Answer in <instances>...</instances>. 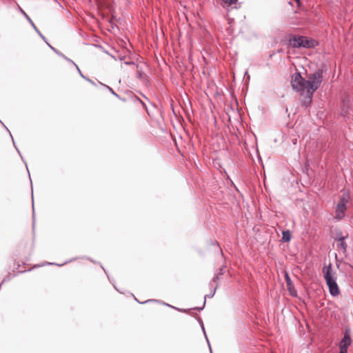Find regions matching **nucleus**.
<instances>
[{
  "label": "nucleus",
  "instance_id": "obj_1",
  "mask_svg": "<svg viewBox=\"0 0 353 353\" xmlns=\"http://www.w3.org/2000/svg\"><path fill=\"white\" fill-rule=\"evenodd\" d=\"M322 81L320 72L311 74L307 79H304L299 73H294L292 77V88L300 92L302 104L305 107L311 105L314 92L319 88Z\"/></svg>",
  "mask_w": 353,
  "mask_h": 353
},
{
  "label": "nucleus",
  "instance_id": "obj_2",
  "mask_svg": "<svg viewBox=\"0 0 353 353\" xmlns=\"http://www.w3.org/2000/svg\"><path fill=\"white\" fill-rule=\"evenodd\" d=\"M323 273L324 279L329 288L330 293L332 296H337L339 294V289L336 282V274L333 272L332 265L330 264L329 265L324 266L323 268Z\"/></svg>",
  "mask_w": 353,
  "mask_h": 353
},
{
  "label": "nucleus",
  "instance_id": "obj_3",
  "mask_svg": "<svg viewBox=\"0 0 353 353\" xmlns=\"http://www.w3.org/2000/svg\"><path fill=\"white\" fill-rule=\"evenodd\" d=\"M290 43L293 48H314L317 45V42L306 37L294 36L290 39Z\"/></svg>",
  "mask_w": 353,
  "mask_h": 353
},
{
  "label": "nucleus",
  "instance_id": "obj_4",
  "mask_svg": "<svg viewBox=\"0 0 353 353\" xmlns=\"http://www.w3.org/2000/svg\"><path fill=\"white\" fill-rule=\"evenodd\" d=\"M350 200V194L347 191L343 190V195L340 198L335 210V217L338 219H341L345 216L347 210V203Z\"/></svg>",
  "mask_w": 353,
  "mask_h": 353
},
{
  "label": "nucleus",
  "instance_id": "obj_5",
  "mask_svg": "<svg viewBox=\"0 0 353 353\" xmlns=\"http://www.w3.org/2000/svg\"><path fill=\"white\" fill-rule=\"evenodd\" d=\"M285 280L286 282V286L287 289L289 291L291 296H296V291L294 288V286L292 283V281H291L290 276L288 272H285Z\"/></svg>",
  "mask_w": 353,
  "mask_h": 353
},
{
  "label": "nucleus",
  "instance_id": "obj_6",
  "mask_svg": "<svg viewBox=\"0 0 353 353\" xmlns=\"http://www.w3.org/2000/svg\"><path fill=\"white\" fill-rule=\"evenodd\" d=\"M221 6L228 11L238 8V0H221Z\"/></svg>",
  "mask_w": 353,
  "mask_h": 353
},
{
  "label": "nucleus",
  "instance_id": "obj_7",
  "mask_svg": "<svg viewBox=\"0 0 353 353\" xmlns=\"http://www.w3.org/2000/svg\"><path fill=\"white\" fill-rule=\"evenodd\" d=\"M345 236H341L339 238L337 242V248L342 250L343 252H345L347 248V245L345 242Z\"/></svg>",
  "mask_w": 353,
  "mask_h": 353
},
{
  "label": "nucleus",
  "instance_id": "obj_8",
  "mask_svg": "<svg viewBox=\"0 0 353 353\" xmlns=\"http://www.w3.org/2000/svg\"><path fill=\"white\" fill-rule=\"evenodd\" d=\"M351 343V339L347 334H345L343 339L340 343V346H343L347 347Z\"/></svg>",
  "mask_w": 353,
  "mask_h": 353
},
{
  "label": "nucleus",
  "instance_id": "obj_9",
  "mask_svg": "<svg viewBox=\"0 0 353 353\" xmlns=\"http://www.w3.org/2000/svg\"><path fill=\"white\" fill-rule=\"evenodd\" d=\"M282 234V240L283 242H289L290 241L291 234L289 230L283 231Z\"/></svg>",
  "mask_w": 353,
  "mask_h": 353
},
{
  "label": "nucleus",
  "instance_id": "obj_10",
  "mask_svg": "<svg viewBox=\"0 0 353 353\" xmlns=\"http://www.w3.org/2000/svg\"><path fill=\"white\" fill-rule=\"evenodd\" d=\"M347 347L340 346V353H347Z\"/></svg>",
  "mask_w": 353,
  "mask_h": 353
},
{
  "label": "nucleus",
  "instance_id": "obj_11",
  "mask_svg": "<svg viewBox=\"0 0 353 353\" xmlns=\"http://www.w3.org/2000/svg\"><path fill=\"white\" fill-rule=\"evenodd\" d=\"M294 1H296V2H299L300 0H294Z\"/></svg>",
  "mask_w": 353,
  "mask_h": 353
}]
</instances>
